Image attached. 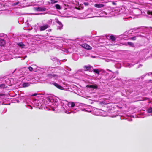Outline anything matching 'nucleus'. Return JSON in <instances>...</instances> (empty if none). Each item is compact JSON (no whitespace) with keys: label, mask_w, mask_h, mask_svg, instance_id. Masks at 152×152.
<instances>
[{"label":"nucleus","mask_w":152,"mask_h":152,"mask_svg":"<svg viewBox=\"0 0 152 152\" xmlns=\"http://www.w3.org/2000/svg\"><path fill=\"white\" fill-rule=\"evenodd\" d=\"M48 27V25H45L42 26H41L40 27V30L41 31H44Z\"/></svg>","instance_id":"39448f33"},{"label":"nucleus","mask_w":152,"mask_h":152,"mask_svg":"<svg viewBox=\"0 0 152 152\" xmlns=\"http://www.w3.org/2000/svg\"><path fill=\"white\" fill-rule=\"evenodd\" d=\"M17 45L19 46L22 48H23V46H25V45L22 42L18 43Z\"/></svg>","instance_id":"ddd939ff"},{"label":"nucleus","mask_w":152,"mask_h":152,"mask_svg":"<svg viewBox=\"0 0 152 152\" xmlns=\"http://www.w3.org/2000/svg\"><path fill=\"white\" fill-rule=\"evenodd\" d=\"M104 5L103 4H94V6L97 8H100L103 7Z\"/></svg>","instance_id":"423d86ee"},{"label":"nucleus","mask_w":152,"mask_h":152,"mask_svg":"<svg viewBox=\"0 0 152 152\" xmlns=\"http://www.w3.org/2000/svg\"><path fill=\"white\" fill-rule=\"evenodd\" d=\"M48 76L51 78L52 77H57L58 75L54 74H49L48 75Z\"/></svg>","instance_id":"6e6552de"},{"label":"nucleus","mask_w":152,"mask_h":152,"mask_svg":"<svg viewBox=\"0 0 152 152\" xmlns=\"http://www.w3.org/2000/svg\"><path fill=\"white\" fill-rule=\"evenodd\" d=\"M5 85L3 84H0V88H4Z\"/></svg>","instance_id":"6ab92c4d"},{"label":"nucleus","mask_w":152,"mask_h":152,"mask_svg":"<svg viewBox=\"0 0 152 152\" xmlns=\"http://www.w3.org/2000/svg\"><path fill=\"white\" fill-rule=\"evenodd\" d=\"M130 39L131 40H135L136 39V37L134 36L132 37H131V38H130Z\"/></svg>","instance_id":"aec40b11"},{"label":"nucleus","mask_w":152,"mask_h":152,"mask_svg":"<svg viewBox=\"0 0 152 152\" xmlns=\"http://www.w3.org/2000/svg\"><path fill=\"white\" fill-rule=\"evenodd\" d=\"M75 104L73 102H71V107H73L75 106Z\"/></svg>","instance_id":"a211bd4d"},{"label":"nucleus","mask_w":152,"mask_h":152,"mask_svg":"<svg viewBox=\"0 0 152 152\" xmlns=\"http://www.w3.org/2000/svg\"><path fill=\"white\" fill-rule=\"evenodd\" d=\"M112 4L113 5H116L117 4L114 1L112 2Z\"/></svg>","instance_id":"b1692460"},{"label":"nucleus","mask_w":152,"mask_h":152,"mask_svg":"<svg viewBox=\"0 0 152 152\" xmlns=\"http://www.w3.org/2000/svg\"><path fill=\"white\" fill-rule=\"evenodd\" d=\"M147 14L148 15H152V11H150L149 10L147 12Z\"/></svg>","instance_id":"f3484780"},{"label":"nucleus","mask_w":152,"mask_h":152,"mask_svg":"<svg viewBox=\"0 0 152 152\" xmlns=\"http://www.w3.org/2000/svg\"><path fill=\"white\" fill-rule=\"evenodd\" d=\"M57 23H58L59 25H61L62 26V23H61V22H60V21H58L57 22Z\"/></svg>","instance_id":"5701e85b"},{"label":"nucleus","mask_w":152,"mask_h":152,"mask_svg":"<svg viewBox=\"0 0 152 152\" xmlns=\"http://www.w3.org/2000/svg\"><path fill=\"white\" fill-rule=\"evenodd\" d=\"M56 8L58 10H60L61 9V7L60 5L59 4H56L55 6Z\"/></svg>","instance_id":"2eb2a0df"},{"label":"nucleus","mask_w":152,"mask_h":152,"mask_svg":"<svg viewBox=\"0 0 152 152\" xmlns=\"http://www.w3.org/2000/svg\"><path fill=\"white\" fill-rule=\"evenodd\" d=\"M148 112L149 113H152V108L150 107L148 110Z\"/></svg>","instance_id":"dca6fc26"},{"label":"nucleus","mask_w":152,"mask_h":152,"mask_svg":"<svg viewBox=\"0 0 152 152\" xmlns=\"http://www.w3.org/2000/svg\"><path fill=\"white\" fill-rule=\"evenodd\" d=\"M108 70L109 71H110V72H111V70Z\"/></svg>","instance_id":"c85d7f7f"},{"label":"nucleus","mask_w":152,"mask_h":152,"mask_svg":"<svg viewBox=\"0 0 152 152\" xmlns=\"http://www.w3.org/2000/svg\"><path fill=\"white\" fill-rule=\"evenodd\" d=\"M75 8L77 10H80V8H78V7H75Z\"/></svg>","instance_id":"393cba45"},{"label":"nucleus","mask_w":152,"mask_h":152,"mask_svg":"<svg viewBox=\"0 0 152 152\" xmlns=\"http://www.w3.org/2000/svg\"><path fill=\"white\" fill-rule=\"evenodd\" d=\"M80 46L83 48L87 50H91L92 48L91 47L86 43L81 44Z\"/></svg>","instance_id":"f257e3e1"},{"label":"nucleus","mask_w":152,"mask_h":152,"mask_svg":"<svg viewBox=\"0 0 152 152\" xmlns=\"http://www.w3.org/2000/svg\"><path fill=\"white\" fill-rule=\"evenodd\" d=\"M127 44L130 46H131L132 47H134V44L131 42H127Z\"/></svg>","instance_id":"f8f14e48"},{"label":"nucleus","mask_w":152,"mask_h":152,"mask_svg":"<svg viewBox=\"0 0 152 152\" xmlns=\"http://www.w3.org/2000/svg\"><path fill=\"white\" fill-rule=\"evenodd\" d=\"M28 69H29V70L31 71H32L33 70V68L31 66H30L28 67Z\"/></svg>","instance_id":"412c9836"},{"label":"nucleus","mask_w":152,"mask_h":152,"mask_svg":"<svg viewBox=\"0 0 152 152\" xmlns=\"http://www.w3.org/2000/svg\"><path fill=\"white\" fill-rule=\"evenodd\" d=\"M5 44V41L3 39L0 40V45L1 46H4Z\"/></svg>","instance_id":"0eeeda50"},{"label":"nucleus","mask_w":152,"mask_h":152,"mask_svg":"<svg viewBox=\"0 0 152 152\" xmlns=\"http://www.w3.org/2000/svg\"><path fill=\"white\" fill-rule=\"evenodd\" d=\"M148 82H151V80H149Z\"/></svg>","instance_id":"cd10ccee"},{"label":"nucleus","mask_w":152,"mask_h":152,"mask_svg":"<svg viewBox=\"0 0 152 152\" xmlns=\"http://www.w3.org/2000/svg\"><path fill=\"white\" fill-rule=\"evenodd\" d=\"M18 2L16 3H15L14 4L15 5H17L18 4Z\"/></svg>","instance_id":"bb28decb"},{"label":"nucleus","mask_w":152,"mask_h":152,"mask_svg":"<svg viewBox=\"0 0 152 152\" xmlns=\"http://www.w3.org/2000/svg\"><path fill=\"white\" fill-rule=\"evenodd\" d=\"M84 4L85 6H88L89 4V3L88 2H85L84 3Z\"/></svg>","instance_id":"4be33fe9"},{"label":"nucleus","mask_w":152,"mask_h":152,"mask_svg":"<svg viewBox=\"0 0 152 152\" xmlns=\"http://www.w3.org/2000/svg\"><path fill=\"white\" fill-rule=\"evenodd\" d=\"M84 69L85 71L89 70L91 69V67L90 66H85L84 67Z\"/></svg>","instance_id":"9d476101"},{"label":"nucleus","mask_w":152,"mask_h":152,"mask_svg":"<svg viewBox=\"0 0 152 152\" xmlns=\"http://www.w3.org/2000/svg\"><path fill=\"white\" fill-rule=\"evenodd\" d=\"M86 87L87 88H92L93 89H97L98 88L97 86H96V85H86Z\"/></svg>","instance_id":"20e7f679"},{"label":"nucleus","mask_w":152,"mask_h":152,"mask_svg":"<svg viewBox=\"0 0 152 152\" xmlns=\"http://www.w3.org/2000/svg\"><path fill=\"white\" fill-rule=\"evenodd\" d=\"M30 86V84L28 83H23V87H28Z\"/></svg>","instance_id":"9b49d317"},{"label":"nucleus","mask_w":152,"mask_h":152,"mask_svg":"<svg viewBox=\"0 0 152 152\" xmlns=\"http://www.w3.org/2000/svg\"><path fill=\"white\" fill-rule=\"evenodd\" d=\"M37 95V94L36 93H35L34 94L32 95H31L32 96H36Z\"/></svg>","instance_id":"a878e982"},{"label":"nucleus","mask_w":152,"mask_h":152,"mask_svg":"<svg viewBox=\"0 0 152 152\" xmlns=\"http://www.w3.org/2000/svg\"><path fill=\"white\" fill-rule=\"evenodd\" d=\"M46 10V9L45 8H42L40 7L34 8V10L36 11L43 12L45 11Z\"/></svg>","instance_id":"f03ea898"},{"label":"nucleus","mask_w":152,"mask_h":152,"mask_svg":"<svg viewBox=\"0 0 152 152\" xmlns=\"http://www.w3.org/2000/svg\"><path fill=\"white\" fill-rule=\"evenodd\" d=\"M52 84L59 89L61 90L63 89V88L62 86H60L56 83H52Z\"/></svg>","instance_id":"7ed1b4c3"},{"label":"nucleus","mask_w":152,"mask_h":152,"mask_svg":"<svg viewBox=\"0 0 152 152\" xmlns=\"http://www.w3.org/2000/svg\"><path fill=\"white\" fill-rule=\"evenodd\" d=\"M93 71L96 74H98V75H99V72L98 69H93Z\"/></svg>","instance_id":"4468645a"},{"label":"nucleus","mask_w":152,"mask_h":152,"mask_svg":"<svg viewBox=\"0 0 152 152\" xmlns=\"http://www.w3.org/2000/svg\"><path fill=\"white\" fill-rule=\"evenodd\" d=\"M110 39L113 41H114L116 40V38L114 35H111L109 37Z\"/></svg>","instance_id":"1a4fd4ad"}]
</instances>
